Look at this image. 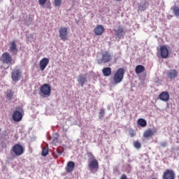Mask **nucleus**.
Wrapping results in <instances>:
<instances>
[{
	"instance_id": "nucleus-1",
	"label": "nucleus",
	"mask_w": 179,
	"mask_h": 179,
	"mask_svg": "<svg viewBox=\"0 0 179 179\" xmlns=\"http://www.w3.org/2000/svg\"><path fill=\"white\" fill-rule=\"evenodd\" d=\"M0 61H1L2 64V65H1L0 66L3 69H8V68H9V66L6 65H13V64H15V62L12 58V56H10V54H9V52H3L1 55Z\"/></svg>"
},
{
	"instance_id": "nucleus-2",
	"label": "nucleus",
	"mask_w": 179,
	"mask_h": 179,
	"mask_svg": "<svg viewBox=\"0 0 179 179\" xmlns=\"http://www.w3.org/2000/svg\"><path fill=\"white\" fill-rule=\"evenodd\" d=\"M124 73L125 71L122 68H120L117 70L113 76V80L115 85H118V83H121L122 82Z\"/></svg>"
},
{
	"instance_id": "nucleus-3",
	"label": "nucleus",
	"mask_w": 179,
	"mask_h": 179,
	"mask_svg": "<svg viewBox=\"0 0 179 179\" xmlns=\"http://www.w3.org/2000/svg\"><path fill=\"white\" fill-rule=\"evenodd\" d=\"M88 168L91 172L95 173H97L99 170V161L93 157L92 159H90Z\"/></svg>"
},
{
	"instance_id": "nucleus-4",
	"label": "nucleus",
	"mask_w": 179,
	"mask_h": 179,
	"mask_svg": "<svg viewBox=\"0 0 179 179\" xmlns=\"http://www.w3.org/2000/svg\"><path fill=\"white\" fill-rule=\"evenodd\" d=\"M112 59L113 57L111 56V54L109 53L108 51H106L102 52L101 59H98V64L99 65H101V64H107V62H110Z\"/></svg>"
},
{
	"instance_id": "nucleus-5",
	"label": "nucleus",
	"mask_w": 179,
	"mask_h": 179,
	"mask_svg": "<svg viewBox=\"0 0 179 179\" xmlns=\"http://www.w3.org/2000/svg\"><path fill=\"white\" fill-rule=\"evenodd\" d=\"M40 94H42L43 97H50L51 96V86L48 84H43L40 87Z\"/></svg>"
},
{
	"instance_id": "nucleus-6",
	"label": "nucleus",
	"mask_w": 179,
	"mask_h": 179,
	"mask_svg": "<svg viewBox=\"0 0 179 179\" xmlns=\"http://www.w3.org/2000/svg\"><path fill=\"white\" fill-rule=\"evenodd\" d=\"M12 152H13L15 156H22L24 153V148L20 144H15L12 148Z\"/></svg>"
},
{
	"instance_id": "nucleus-7",
	"label": "nucleus",
	"mask_w": 179,
	"mask_h": 179,
	"mask_svg": "<svg viewBox=\"0 0 179 179\" xmlns=\"http://www.w3.org/2000/svg\"><path fill=\"white\" fill-rule=\"evenodd\" d=\"M162 179H176V172L172 169H166L163 173Z\"/></svg>"
},
{
	"instance_id": "nucleus-8",
	"label": "nucleus",
	"mask_w": 179,
	"mask_h": 179,
	"mask_svg": "<svg viewBox=\"0 0 179 179\" xmlns=\"http://www.w3.org/2000/svg\"><path fill=\"white\" fill-rule=\"evenodd\" d=\"M59 34L61 40L63 41H66L68 40V28L63 27L59 30Z\"/></svg>"
},
{
	"instance_id": "nucleus-9",
	"label": "nucleus",
	"mask_w": 179,
	"mask_h": 179,
	"mask_svg": "<svg viewBox=\"0 0 179 179\" xmlns=\"http://www.w3.org/2000/svg\"><path fill=\"white\" fill-rule=\"evenodd\" d=\"M114 31L116 38H119V40L125 36V31H124V29H122V27L121 26H118L117 28H115Z\"/></svg>"
},
{
	"instance_id": "nucleus-10",
	"label": "nucleus",
	"mask_w": 179,
	"mask_h": 179,
	"mask_svg": "<svg viewBox=\"0 0 179 179\" xmlns=\"http://www.w3.org/2000/svg\"><path fill=\"white\" fill-rule=\"evenodd\" d=\"M21 76H22V72H20V70L19 69L13 71L11 73V78L13 82H19V80H20Z\"/></svg>"
},
{
	"instance_id": "nucleus-11",
	"label": "nucleus",
	"mask_w": 179,
	"mask_h": 179,
	"mask_svg": "<svg viewBox=\"0 0 179 179\" xmlns=\"http://www.w3.org/2000/svg\"><path fill=\"white\" fill-rule=\"evenodd\" d=\"M9 52H11L13 55H16L17 54V45L15 41L10 42L9 43Z\"/></svg>"
},
{
	"instance_id": "nucleus-12",
	"label": "nucleus",
	"mask_w": 179,
	"mask_h": 179,
	"mask_svg": "<svg viewBox=\"0 0 179 179\" xmlns=\"http://www.w3.org/2000/svg\"><path fill=\"white\" fill-rule=\"evenodd\" d=\"M22 118H23V115L19 110H15L13 114V120L15 122H19L22 121Z\"/></svg>"
},
{
	"instance_id": "nucleus-13",
	"label": "nucleus",
	"mask_w": 179,
	"mask_h": 179,
	"mask_svg": "<svg viewBox=\"0 0 179 179\" xmlns=\"http://www.w3.org/2000/svg\"><path fill=\"white\" fill-rule=\"evenodd\" d=\"M50 64V59L47 57L43 58L39 63V66L41 71H44L45 68H47V66Z\"/></svg>"
},
{
	"instance_id": "nucleus-14",
	"label": "nucleus",
	"mask_w": 179,
	"mask_h": 179,
	"mask_svg": "<svg viewBox=\"0 0 179 179\" xmlns=\"http://www.w3.org/2000/svg\"><path fill=\"white\" fill-rule=\"evenodd\" d=\"M166 76L169 79H176L178 76V71L176 69H171L166 72Z\"/></svg>"
},
{
	"instance_id": "nucleus-15",
	"label": "nucleus",
	"mask_w": 179,
	"mask_h": 179,
	"mask_svg": "<svg viewBox=\"0 0 179 179\" xmlns=\"http://www.w3.org/2000/svg\"><path fill=\"white\" fill-rule=\"evenodd\" d=\"M104 30L103 25H97L94 29V33L95 36H101L104 33Z\"/></svg>"
},
{
	"instance_id": "nucleus-16",
	"label": "nucleus",
	"mask_w": 179,
	"mask_h": 179,
	"mask_svg": "<svg viewBox=\"0 0 179 179\" xmlns=\"http://www.w3.org/2000/svg\"><path fill=\"white\" fill-rule=\"evenodd\" d=\"M160 52L162 58H169V49H167V47L164 45L161 46Z\"/></svg>"
},
{
	"instance_id": "nucleus-17",
	"label": "nucleus",
	"mask_w": 179,
	"mask_h": 179,
	"mask_svg": "<svg viewBox=\"0 0 179 179\" xmlns=\"http://www.w3.org/2000/svg\"><path fill=\"white\" fill-rule=\"evenodd\" d=\"M66 173H72L75 170V162L70 161L67 163L65 168Z\"/></svg>"
},
{
	"instance_id": "nucleus-18",
	"label": "nucleus",
	"mask_w": 179,
	"mask_h": 179,
	"mask_svg": "<svg viewBox=\"0 0 179 179\" xmlns=\"http://www.w3.org/2000/svg\"><path fill=\"white\" fill-rule=\"evenodd\" d=\"M156 132H157V131L156 129L155 130H152V129H146L143 133V137L144 138H152V136H153V135H155V134H156Z\"/></svg>"
},
{
	"instance_id": "nucleus-19",
	"label": "nucleus",
	"mask_w": 179,
	"mask_h": 179,
	"mask_svg": "<svg viewBox=\"0 0 179 179\" xmlns=\"http://www.w3.org/2000/svg\"><path fill=\"white\" fill-rule=\"evenodd\" d=\"M159 98L162 101H169L170 100V94L167 92H162L159 95Z\"/></svg>"
},
{
	"instance_id": "nucleus-20",
	"label": "nucleus",
	"mask_w": 179,
	"mask_h": 179,
	"mask_svg": "<svg viewBox=\"0 0 179 179\" xmlns=\"http://www.w3.org/2000/svg\"><path fill=\"white\" fill-rule=\"evenodd\" d=\"M78 82L81 86H85V83L87 82V78H86L83 74H80L78 76Z\"/></svg>"
},
{
	"instance_id": "nucleus-21",
	"label": "nucleus",
	"mask_w": 179,
	"mask_h": 179,
	"mask_svg": "<svg viewBox=\"0 0 179 179\" xmlns=\"http://www.w3.org/2000/svg\"><path fill=\"white\" fill-rule=\"evenodd\" d=\"M146 69H145V66L142 65H137L135 68V72L137 75H139V73H142V72H145Z\"/></svg>"
},
{
	"instance_id": "nucleus-22",
	"label": "nucleus",
	"mask_w": 179,
	"mask_h": 179,
	"mask_svg": "<svg viewBox=\"0 0 179 179\" xmlns=\"http://www.w3.org/2000/svg\"><path fill=\"white\" fill-rule=\"evenodd\" d=\"M137 124L139 125V127H141L142 128H145L146 125H148V122H146V120L143 118H140L137 120Z\"/></svg>"
},
{
	"instance_id": "nucleus-23",
	"label": "nucleus",
	"mask_w": 179,
	"mask_h": 179,
	"mask_svg": "<svg viewBox=\"0 0 179 179\" xmlns=\"http://www.w3.org/2000/svg\"><path fill=\"white\" fill-rule=\"evenodd\" d=\"M103 76H110L111 75V68L106 67L102 69Z\"/></svg>"
},
{
	"instance_id": "nucleus-24",
	"label": "nucleus",
	"mask_w": 179,
	"mask_h": 179,
	"mask_svg": "<svg viewBox=\"0 0 179 179\" xmlns=\"http://www.w3.org/2000/svg\"><path fill=\"white\" fill-rule=\"evenodd\" d=\"M172 10L175 16H178V17L179 16V7H178L177 6H174L172 8Z\"/></svg>"
},
{
	"instance_id": "nucleus-25",
	"label": "nucleus",
	"mask_w": 179,
	"mask_h": 179,
	"mask_svg": "<svg viewBox=\"0 0 179 179\" xmlns=\"http://www.w3.org/2000/svg\"><path fill=\"white\" fill-rule=\"evenodd\" d=\"M106 114V110L103 108H101L99 110V117L100 120L103 119V117H104V115Z\"/></svg>"
},
{
	"instance_id": "nucleus-26",
	"label": "nucleus",
	"mask_w": 179,
	"mask_h": 179,
	"mask_svg": "<svg viewBox=\"0 0 179 179\" xmlns=\"http://www.w3.org/2000/svg\"><path fill=\"white\" fill-rule=\"evenodd\" d=\"M6 94H7V97L10 100H12V96H13V92H12V90H7Z\"/></svg>"
},
{
	"instance_id": "nucleus-27",
	"label": "nucleus",
	"mask_w": 179,
	"mask_h": 179,
	"mask_svg": "<svg viewBox=\"0 0 179 179\" xmlns=\"http://www.w3.org/2000/svg\"><path fill=\"white\" fill-rule=\"evenodd\" d=\"M134 146L136 149H141L142 148V145L139 143V141H134Z\"/></svg>"
},
{
	"instance_id": "nucleus-28",
	"label": "nucleus",
	"mask_w": 179,
	"mask_h": 179,
	"mask_svg": "<svg viewBox=\"0 0 179 179\" xmlns=\"http://www.w3.org/2000/svg\"><path fill=\"white\" fill-rule=\"evenodd\" d=\"M62 4V0H54V6H61Z\"/></svg>"
},
{
	"instance_id": "nucleus-29",
	"label": "nucleus",
	"mask_w": 179,
	"mask_h": 179,
	"mask_svg": "<svg viewBox=\"0 0 179 179\" xmlns=\"http://www.w3.org/2000/svg\"><path fill=\"white\" fill-rule=\"evenodd\" d=\"M47 155H48V148H43L42 149V156H47Z\"/></svg>"
},
{
	"instance_id": "nucleus-30",
	"label": "nucleus",
	"mask_w": 179,
	"mask_h": 179,
	"mask_svg": "<svg viewBox=\"0 0 179 179\" xmlns=\"http://www.w3.org/2000/svg\"><path fill=\"white\" fill-rule=\"evenodd\" d=\"M56 152H57V155H55V153L54 152L53 155L54 156H55V158L57 159V157H58V156H61V155H62V151H59V150H57Z\"/></svg>"
},
{
	"instance_id": "nucleus-31",
	"label": "nucleus",
	"mask_w": 179,
	"mask_h": 179,
	"mask_svg": "<svg viewBox=\"0 0 179 179\" xmlns=\"http://www.w3.org/2000/svg\"><path fill=\"white\" fill-rule=\"evenodd\" d=\"M138 9L140 10H146V7H145V4H143V5H140L138 6Z\"/></svg>"
},
{
	"instance_id": "nucleus-32",
	"label": "nucleus",
	"mask_w": 179,
	"mask_h": 179,
	"mask_svg": "<svg viewBox=\"0 0 179 179\" xmlns=\"http://www.w3.org/2000/svg\"><path fill=\"white\" fill-rule=\"evenodd\" d=\"M45 2H47V0H38L39 5L43 6V5L45 4Z\"/></svg>"
},
{
	"instance_id": "nucleus-33",
	"label": "nucleus",
	"mask_w": 179,
	"mask_h": 179,
	"mask_svg": "<svg viewBox=\"0 0 179 179\" xmlns=\"http://www.w3.org/2000/svg\"><path fill=\"white\" fill-rule=\"evenodd\" d=\"M161 146L162 148H166V146H167V143H161Z\"/></svg>"
},
{
	"instance_id": "nucleus-34",
	"label": "nucleus",
	"mask_w": 179,
	"mask_h": 179,
	"mask_svg": "<svg viewBox=\"0 0 179 179\" xmlns=\"http://www.w3.org/2000/svg\"><path fill=\"white\" fill-rule=\"evenodd\" d=\"M120 179H127V175L125 174L122 175V176L120 177Z\"/></svg>"
},
{
	"instance_id": "nucleus-35",
	"label": "nucleus",
	"mask_w": 179,
	"mask_h": 179,
	"mask_svg": "<svg viewBox=\"0 0 179 179\" xmlns=\"http://www.w3.org/2000/svg\"><path fill=\"white\" fill-rule=\"evenodd\" d=\"M130 136H131V138H134V136H135V133H134V131L130 132Z\"/></svg>"
},
{
	"instance_id": "nucleus-36",
	"label": "nucleus",
	"mask_w": 179,
	"mask_h": 179,
	"mask_svg": "<svg viewBox=\"0 0 179 179\" xmlns=\"http://www.w3.org/2000/svg\"><path fill=\"white\" fill-rule=\"evenodd\" d=\"M1 131H2V129H1V128H0V132H1Z\"/></svg>"
},
{
	"instance_id": "nucleus-37",
	"label": "nucleus",
	"mask_w": 179,
	"mask_h": 179,
	"mask_svg": "<svg viewBox=\"0 0 179 179\" xmlns=\"http://www.w3.org/2000/svg\"><path fill=\"white\" fill-rule=\"evenodd\" d=\"M73 1H76V0H73Z\"/></svg>"
}]
</instances>
